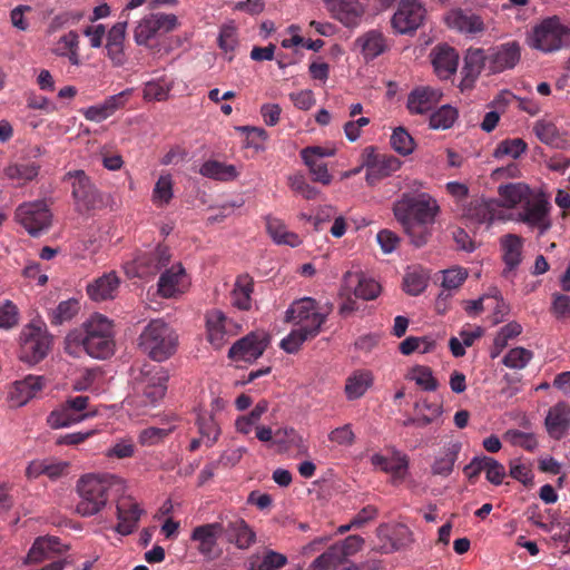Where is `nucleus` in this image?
<instances>
[{"mask_svg":"<svg viewBox=\"0 0 570 570\" xmlns=\"http://www.w3.org/2000/svg\"><path fill=\"white\" fill-rule=\"evenodd\" d=\"M80 311V304L76 298L62 301L48 314L51 325L59 326L71 321Z\"/></svg>","mask_w":570,"mask_h":570,"instance_id":"47","label":"nucleus"},{"mask_svg":"<svg viewBox=\"0 0 570 570\" xmlns=\"http://www.w3.org/2000/svg\"><path fill=\"white\" fill-rule=\"evenodd\" d=\"M65 351L72 356H78L85 351L94 358L106 360L115 352V341L114 337H82L81 330H73L66 336Z\"/></svg>","mask_w":570,"mask_h":570,"instance_id":"9","label":"nucleus"},{"mask_svg":"<svg viewBox=\"0 0 570 570\" xmlns=\"http://www.w3.org/2000/svg\"><path fill=\"white\" fill-rule=\"evenodd\" d=\"M502 259L505 267L502 272L504 278H511L513 272L522 262L523 238L515 234H508L501 238Z\"/></svg>","mask_w":570,"mask_h":570,"instance_id":"30","label":"nucleus"},{"mask_svg":"<svg viewBox=\"0 0 570 570\" xmlns=\"http://www.w3.org/2000/svg\"><path fill=\"white\" fill-rule=\"evenodd\" d=\"M365 59H374L382 55L386 48V41L382 32L371 30L357 39Z\"/></svg>","mask_w":570,"mask_h":570,"instance_id":"44","label":"nucleus"},{"mask_svg":"<svg viewBox=\"0 0 570 570\" xmlns=\"http://www.w3.org/2000/svg\"><path fill=\"white\" fill-rule=\"evenodd\" d=\"M288 186L292 190L299 193L305 199H315L318 195V190L309 185L304 176L294 175L288 178Z\"/></svg>","mask_w":570,"mask_h":570,"instance_id":"61","label":"nucleus"},{"mask_svg":"<svg viewBox=\"0 0 570 570\" xmlns=\"http://www.w3.org/2000/svg\"><path fill=\"white\" fill-rule=\"evenodd\" d=\"M444 20L449 28L469 36L480 35L485 30L483 18L470 9H452Z\"/></svg>","mask_w":570,"mask_h":570,"instance_id":"22","label":"nucleus"},{"mask_svg":"<svg viewBox=\"0 0 570 570\" xmlns=\"http://www.w3.org/2000/svg\"><path fill=\"white\" fill-rule=\"evenodd\" d=\"M68 176L72 179L71 195L78 213L99 210L108 205L109 196L102 194L82 170L69 173Z\"/></svg>","mask_w":570,"mask_h":570,"instance_id":"6","label":"nucleus"},{"mask_svg":"<svg viewBox=\"0 0 570 570\" xmlns=\"http://www.w3.org/2000/svg\"><path fill=\"white\" fill-rule=\"evenodd\" d=\"M177 345L176 332L160 318L151 320L138 338L140 351L155 362L168 360L176 352Z\"/></svg>","mask_w":570,"mask_h":570,"instance_id":"3","label":"nucleus"},{"mask_svg":"<svg viewBox=\"0 0 570 570\" xmlns=\"http://www.w3.org/2000/svg\"><path fill=\"white\" fill-rule=\"evenodd\" d=\"M331 16L347 28L360 24L364 8L357 0H323Z\"/></svg>","mask_w":570,"mask_h":570,"instance_id":"25","label":"nucleus"},{"mask_svg":"<svg viewBox=\"0 0 570 570\" xmlns=\"http://www.w3.org/2000/svg\"><path fill=\"white\" fill-rule=\"evenodd\" d=\"M570 42V30L558 17L543 19L532 30L530 46L543 52L561 49Z\"/></svg>","mask_w":570,"mask_h":570,"instance_id":"7","label":"nucleus"},{"mask_svg":"<svg viewBox=\"0 0 570 570\" xmlns=\"http://www.w3.org/2000/svg\"><path fill=\"white\" fill-rule=\"evenodd\" d=\"M14 218L31 236H38L50 227L52 215L46 200H33L20 204Z\"/></svg>","mask_w":570,"mask_h":570,"instance_id":"10","label":"nucleus"},{"mask_svg":"<svg viewBox=\"0 0 570 570\" xmlns=\"http://www.w3.org/2000/svg\"><path fill=\"white\" fill-rule=\"evenodd\" d=\"M533 354L531 351L523 347H514L508 352L502 362L510 368H523L528 365Z\"/></svg>","mask_w":570,"mask_h":570,"instance_id":"59","label":"nucleus"},{"mask_svg":"<svg viewBox=\"0 0 570 570\" xmlns=\"http://www.w3.org/2000/svg\"><path fill=\"white\" fill-rule=\"evenodd\" d=\"M206 326L209 342L220 346L226 335L237 333L238 326L219 309L209 311L206 314Z\"/></svg>","mask_w":570,"mask_h":570,"instance_id":"26","label":"nucleus"},{"mask_svg":"<svg viewBox=\"0 0 570 570\" xmlns=\"http://www.w3.org/2000/svg\"><path fill=\"white\" fill-rule=\"evenodd\" d=\"M173 198V179L169 174L161 175L155 184L153 190V203L157 207H163Z\"/></svg>","mask_w":570,"mask_h":570,"instance_id":"55","label":"nucleus"},{"mask_svg":"<svg viewBox=\"0 0 570 570\" xmlns=\"http://www.w3.org/2000/svg\"><path fill=\"white\" fill-rule=\"evenodd\" d=\"M426 10L417 0H401L392 17V27L399 33H411L423 22Z\"/></svg>","mask_w":570,"mask_h":570,"instance_id":"15","label":"nucleus"},{"mask_svg":"<svg viewBox=\"0 0 570 570\" xmlns=\"http://www.w3.org/2000/svg\"><path fill=\"white\" fill-rule=\"evenodd\" d=\"M219 535H222V525L219 522H214L194 528L190 539L198 543L197 550L200 554L212 557Z\"/></svg>","mask_w":570,"mask_h":570,"instance_id":"33","label":"nucleus"},{"mask_svg":"<svg viewBox=\"0 0 570 570\" xmlns=\"http://www.w3.org/2000/svg\"><path fill=\"white\" fill-rule=\"evenodd\" d=\"M196 424L202 439H205L206 446H213L220 434V430L214 417L208 414H199Z\"/></svg>","mask_w":570,"mask_h":570,"instance_id":"54","label":"nucleus"},{"mask_svg":"<svg viewBox=\"0 0 570 570\" xmlns=\"http://www.w3.org/2000/svg\"><path fill=\"white\" fill-rule=\"evenodd\" d=\"M498 193L502 198V209L513 208L518 204L525 203L530 197V188L528 185L522 183L501 185L498 188Z\"/></svg>","mask_w":570,"mask_h":570,"instance_id":"40","label":"nucleus"},{"mask_svg":"<svg viewBox=\"0 0 570 570\" xmlns=\"http://www.w3.org/2000/svg\"><path fill=\"white\" fill-rule=\"evenodd\" d=\"M440 212L438 202L428 193H403L393 204L395 219L402 225L416 247L431 237V225Z\"/></svg>","mask_w":570,"mask_h":570,"instance_id":"1","label":"nucleus"},{"mask_svg":"<svg viewBox=\"0 0 570 570\" xmlns=\"http://www.w3.org/2000/svg\"><path fill=\"white\" fill-rule=\"evenodd\" d=\"M82 337H114L112 323L101 314L92 315L87 322L83 323L81 330Z\"/></svg>","mask_w":570,"mask_h":570,"instance_id":"46","label":"nucleus"},{"mask_svg":"<svg viewBox=\"0 0 570 570\" xmlns=\"http://www.w3.org/2000/svg\"><path fill=\"white\" fill-rule=\"evenodd\" d=\"M253 291V278L247 274L239 275L236 278L234 289L232 291V304L242 311L250 309Z\"/></svg>","mask_w":570,"mask_h":570,"instance_id":"38","label":"nucleus"},{"mask_svg":"<svg viewBox=\"0 0 570 570\" xmlns=\"http://www.w3.org/2000/svg\"><path fill=\"white\" fill-rule=\"evenodd\" d=\"M371 463L382 471L390 473L393 483L403 482L409 469V458L400 452H395L391 458L374 454L371 458Z\"/></svg>","mask_w":570,"mask_h":570,"instance_id":"32","label":"nucleus"},{"mask_svg":"<svg viewBox=\"0 0 570 570\" xmlns=\"http://www.w3.org/2000/svg\"><path fill=\"white\" fill-rule=\"evenodd\" d=\"M72 49H79V36L73 30L59 38L52 52L58 57H65Z\"/></svg>","mask_w":570,"mask_h":570,"instance_id":"63","label":"nucleus"},{"mask_svg":"<svg viewBox=\"0 0 570 570\" xmlns=\"http://www.w3.org/2000/svg\"><path fill=\"white\" fill-rule=\"evenodd\" d=\"M409 379L414 381L424 391L433 392L439 386V382L433 376V372L429 366H424V365L414 366L410 372Z\"/></svg>","mask_w":570,"mask_h":570,"instance_id":"56","label":"nucleus"},{"mask_svg":"<svg viewBox=\"0 0 570 570\" xmlns=\"http://www.w3.org/2000/svg\"><path fill=\"white\" fill-rule=\"evenodd\" d=\"M199 174L204 177L219 181H230L238 176L237 169L234 165H228L218 160L205 161L199 168Z\"/></svg>","mask_w":570,"mask_h":570,"instance_id":"41","label":"nucleus"},{"mask_svg":"<svg viewBox=\"0 0 570 570\" xmlns=\"http://www.w3.org/2000/svg\"><path fill=\"white\" fill-rule=\"evenodd\" d=\"M52 335L43 323H30L22 332L21 360L37 364L49 353Z\"/></svg>","mask_w":570,"mask_h":570,"instance_id":"8","label":"nucleus"},{"mask_svg":"<svg viewBox=\"0 0 570 570\" xmlns=\"http://www.w3.org/2000/svg\"><path fill=\"white\" fill-rule=\"evenodd\" d=\"M391 146L400 155L407 156L413 153L415 142L405 128L397 127L391 136Z\"/></svg>","mask_w":570,"mask_h":570,"instance_id":"57","label":"nucleus"},{"mask_svg":"<svg viewBox=\"0 0 570 570\" xmlns=\"http://www.w3.org/2000/svg\"><path fill=\"white\" fill-rule=\"evenodd\" d=\"M66 549V546L57 537H39L35 540L28 552L27 562L40 563L47 559L55 558L56 554H61Z\"/></svg>","mask_w":570,"mask_h":570,"instance_id":"31","label":"nucleus"},{"mask_svg":"<svg viewBox=\"0 0 570 570\" xmlns=\"http://www.w3.org/2000/svg\"><path fill=\"white\" fill-rule=\"evenodd\" d=\"M458 110L450 106L443 105L438 110L431 114L429 119V126L434 130H445L453 126L458 119Z\"/></svg>","mask_w":570,"mask_h":570,"instance_id":"49","label":"nucleus"},{"mask_svg":"<svg viewBox=\"0 0 570 570\" xmlns=\"http://www.w3.org/2000/svg\"><path fill=\"white\" fill-rule=\"evenodd\" d=\"M170 258L169 248L165 245H158L154 250L137 256L134 261V276L139 278L151 277L166 267Z\"/></svg>","mask_w":570,"mask_h":570,"instance_id":"20","label":"nucleus"},{"mask_svg":"<svg viewBox=\"0 0 570 570\" xmlns=\"http://www.w3.org/2000/svg\"><path fill=\"white\" fill-rule=\"evenodd\" d=\"M176 425L167 423L165 426H149L140 431L138 441L142 446H151L163 442L169 434L174 432Z\"/></svg>","mask_w":570,"mask_h":570,"instance_id":"52","label":"nucleus"},{"mask_svg":"<svg viewBox=\"0 0 570 570\" xmlns=\"http://www.w3.org/2000/svg\"><path fill=\"white\" fill-rule=\"evenodd\" d=\"M489 70V50L482 48H469L464 56L462 67L461 89H470L483 70Z\"/></svg>","mask_w":570,"mask_h":570,"instance_id":"24","label":"nucleus"},{"mask_svg":"<svg viewBox=\"0 0 570 570\" xmlns=\"http://www.w3.org/2000/svg\"><path fill=\"white\" fill-rule=\"evenodd\" d=\"M46 384L43 376L28 375L13 384L12 399L18 405H24L40 392Z\"/></svg>","mask_w":570,"mask_h":570,"instance_id":"36","label":"nucleus"},{"mask_svg":"<svg viewBox=\"0 0 570 570\" xmlns=\"http://www.w3.org/2000/svg\"><path fill=\"white\" fill-rule=\"evenodd\" d=\"M326 318L327 313L320 312L316 301L311 297L294 302L286 311L285 316L286 322H292L299 328L318 333Z\"/></svg>","mask_w":570,"mask_h":570,"instance_id":"12","label":"nucleus"},{"mask_svg":"<svg viewBox=\"0 0 570 570\" xmlns=\"http://www.w3.org/2000/svg\"><path fill=\"white\" fill-rule=\"evenodd\" d=\"M373 384V375L370 371H355L345 383V394L348 400L360 399Z\"/></svg>","mask_w":570,"mask_h":570,"instance_id":"42","label":"nucleus"},{"mask_svg":"<svg viewBox=\"0 0 570 570\" xmlns=\"http://www.w3.org/2000/svg\"><path fill=\"white\" fill-rule=\"evenodd\" d=\"M268 343L265 333L252 332L233 344L228 356L234 361L253 362L263 355Z\"/></svg>","mask_w":570,"mask_h":570,"instance_id":"18","label":"nucleus"},{"mask_svg":"<svg viewBox=\"0 0 570 570\" xmlns=\"http://www.w3.org/2000/svg\"><path fill=\"white\" fill-rule=\"evenodd\" d=\"M533 131L537 138L546 145L559 147L562 142L559 129L550 120H538L533 126Z\"/></svg>","mask_w":570,"mask_h":570,"instance_id":"50","label":"nucleus"},{"mask_svg":"<svg viewBox=\"0 0 570 570\" xmlns=\"http://www.w3.org/2000/svg\"><path fill=\"white\" fill-rule=\"evenodd\" d=\"M178 26V19L173 13H153L140 20L135 29L134 38L139 46H149L157 36L170 32Z\"/></svg>","mask_w":570,"mask_h":570,"instance_id":"14","label":"nucleus"},{"mask_svg":"<svg viewBox=\"0 0 570 570\" xmlns=\"http://www.w3.org/2000/svg\"><path fill=\"white\" fill-rule=\"evenodd\" d=\"M363 166L366 168V181L374 186L381 179L391 176L401 168V160L386 154H379L374 146H367L362 153Z\"/></svg>","mask_w":570,"mask_h":570,"instance_id":"11","label":"nucleus"},{"mask_svg":"<svg viewBox=\"0 0 570 570\" xmlns=\"http://www.w3.org/2000/svg\"><path fill=\"white\" fill-rule=\"evenodd\" d=\"M570 424V406L560 402L552 406L546 417V425L551 435L561 436Z\"/></svg>","mask_w":570,"mask_h":570,"instance_id":"37","label":"nucleus"},{"mask_svg":"<svg viewBox=\"0 0 570 570\" xmlns=\"http://www.w3.org/2000/svg\"><path fill=\"white\" fill-rule=\"evenodd\" d=\"M145 510L130 495H121L117 499L116 517L117 524L115 531L120 535H129L134 533Z\"/></svg>","mask_w":570,"mask_h":570,"instance_id":"17","label":"nucleus"},{"mask_svg":"<svg viewBox=\"0 0 570 570\" xmlns=\"http://www.w3.org/2000/svg\"><path fill=\"white\" fill-rule=\"evenodd\" d=\"M266 229L268 235L278 245L297 247L302 243L299 236L296 233L287 230L286 225L278 218L267 216Z\"/></svg>","mask_w":570,"mask_h":570,"instance_id":"39","label":"nucleus"},{"mask_svg":"<svg viewBox=\"0 0 570 570\" xmlns=\"http://www.w3.org/2000/svg\"><path fill=\"white\" fill-rule=\"evenodd\" d=\"M440 97L438 90L430 87H419L409 94L406 107L410 114L424 115L434 108Z\"/></svg>","mask_w":570,"mask_h":570,"instance_id":"34","label":"nucleus"},{"mask_svg":"<svg viewBox=\"0 0 570 570\" xmlns=\"http://www.w3.org/2000/svg\"><path fill=\"white\" fill-rule=\"evenodd\" d=\"M287 563V557L274 550H267L262 557L253 556L249 559L248 570H279Z\"/></svg>","mask_w":570,"mask_h":570,"instance_id":"45","label":"nucleus"},{"mask_svg":"<svg viewBox=\"0 0 570 570\" xmlns=\"http://www.w3.org/2000/svg\"><path fill=\"white\" fill-rule=\"evenodd\" d=\"M267 410L268 402L266 400H261L247 415L239 416L236 420V431L245 435L249 434L253 428H256L261 417L267 412Z\"/></svg>","mask_w":570,"mask_h":570,"instance_id":"48","label":"nucleus"},{"mask_svg":"<svg viewBox=\"0 0 570 570\" xmlns=\"http://www.w3.org/2000/svg\"><path fill=\"white\" fill-rule=\"evenodd\" d=\"M97 413L96 409H90L89 396H69L49 413L46 421L49 428L58 430L91 419L96 416Z\"/></svg>","mask_w":570,"mask_h":570,"instance_id":"4","label":"nucleus"},{"mask_svg":"<svg viewBox=\"0 0 570 570\" xmlns=\"http://www.w3.org/2000/svg\"><path fill=\"white\" fill-rule=\"evenodd\" d=\"M460 450L461 444L459 443H454L449 446L442 456L435 459L434 463L432 464V473L442 476L450 475L453 471V466Z\"/></svg>","mask_w":570,"mask_h":570,"instance_id":"51","label":"nucleus"},{"mask_svg":"<svg viewBox=\"0 0 570 570\" xmlns=\"http://www.w3.org/2000/svg\"><path fill=\"white\" fill-rule=\"evenodd\" d=\"M340 562L337 551L333 548L318 556L309 566L308 570H328Z\"/></svg>","mask_w":570,"mask_h":570,"instance_id":"64","label":"nucleus"},{"mask_svg":"<svg viewBox=\"0 0 570 570\" xmlns=\"http://www.w3.org/2000/svg\"><path fill=\"white\" fill-rule=\"evenodd\" d=\"M527 149V144L521 138L504 139L500 141L493 151L497 159L509 156L518 158Z\"/></svg>","mask_w":570,"mask_h":570,"instance_id":"58","label":"nucleus"},{"mask_svg":"<svg viewBox=\"0 0 570 570\" xmlns=\"http://www.w3.org/2000/svg\"><path fill=\"white\" fill-rule=\"evenodd\" d=\"M550 209L551 206L544 198L528 199L519 213V220L533 229H538L541 236L551 227Z\"/></svg>","mask_w":570,"mask_h":570,"instance_id":"19","label":"nucleus"},{"mask_svg":"<svg viewBox=\"0 0 570 570\" xmlns=\"http://www.w3.org/2000/svg\"><path fill=\"white\" fill-rule=\"evenodd\" d=\"M521 48L517 41H509L489 49V73L512 69L520 61Z\"/></svg>","mask_w":570,"mask_h":570,"instance_id":"21","label":"nucleus"},{"mask_svg":"<svg viewBox=\"0 0 570 570\" xmlns=\"http://www.w3.org/2000/svg\"><path fill=\"white\" fill-rule=\"evenodd\" d=\"M376 539L374 550L389 554L409 547L413 542V533L402 523H382L376 528Z\"/></svg>","mask_w":570,"mask_h":570,"instance_id":"13","label":"nucleus"},{"mask_svg":"<svg viewBox=\"0 0 570 570\" xmlns=\"http://www.w3.org/2000/svg\"><path fill=\"white\" fill-rule=\"evenodd\" d=\"M464 216L475 224H491L505 218L502 204L498 199H474L464 210Z\"/></svg>","mask_w":570,"mask_h":570,"instance_id":"23","label":"nucleus"},{"mask_svg":"<svg viewBox=\"0 0 570 570\" xmlns=\"http://www.w3.org/2000/svg\"><path fill=\"white\" fill-rule=\"evenodd\" d=\"M425 287L426 278L421 273L410 272L403 278V289L412 296L421 294Z\"/></svg>","mask_w":570,"mask_h":570,"instance_id":"60","label":"nucleus"},{"mask_svg":"<svg viewBox=\"0 0 570 570\" xmlns=\"http://www.w3.org/2000/svg\"><path fill=\"white\" fill-rule=\"evenodd\" d=\"M119 278L116 273L110 272L88 284L87 294L96 302L111 299L119 287Z\"/></svg>","mask_w":570,"mask_h":570,"instance_id":"35","label":"nucleus"},{"mask_svg":"<svg viewBox=\"0 0 570 570\" xmlns=\"http://www.w3.org/2000/svg\"><path fill=\"white\" fill-rule=\"evenodd\" d=\"M222 534L228 543L236 546L240 550H246L256 541V533L249 524L238 515H226L220 518Z\"/></svg>","mask_w":570,"mask_h":570,"instance_id":"16","label":"nucleus"},{"mask_svg":"<svg viewBox=\"0 0 570 570\" xmlns=\"http://www.w3.org/2000/svg\"><path fill=\"white\" fill-rule=\"evenodd\" d=\"M317 334L318 332L297 327L284 337L279 345L286 353L294 354L299 351L304 342L315 337Z\"/></svg>","mask_w":570,"mask_h":570,"instance_id":"53","label":"nucleus"},{"mask_svg":"<svg viewBox=\"0 0 570 570\" xmlns=\"http://www.w3.org/2000/svg\"><path fill=\"white\" fill-rule=\"evenodd\" d=\"M124 488V481L112 474H87L77 482L79 502L76 511L81 517H92L99 513L107 504L114 490Z\"/></svg>","mask_w":570,"mask_h":570,"instance_id":"2","label":"nucleus"},{"mask_svg":"<svg viewBox=\"0 0 570 570\" xmlns=\"http://www.w3.org/2000/svg\"><path fill=\"white\" fill-rule=\"evenodd\" d=\"M186 286V272L183 265L178 263L161 273L158 281V293L164 298H171L181 294Z\"/></svg>","mask_w":570,"mask_h":570,"instance_id":"28","label":"nucleus"},{"mask_svg":"<svg viewBox=\"0 0 570 570\" xmlns=\"http://www.w3.org/2000/svg\"><path fill=\"white\" fill-rule=\"evenodd\" d=\"M431 57L434 71L440 79H449L456 72L459 53L454 48L439 45L433 48Z\"/></svg>","mask_w":570,"mask_h":570,"instance_id":"29","label":"nucleus"},{"mask_svg":"<svg viewBox=\"0 0 570 570\" xmlns=\"http://www.w3.org/2000/svg\"><path fill=\"white\" fill-rule=\"evenodd\" d=\"M485 464L483 465L487 480L494 485H500L505 476L504 466L498 462L495 459L487 456L484 460Z\"/></svg>","mask_w":570,"mask_h":570,"instance_id":"62","label":"nucleus"},{"mask_svg":"<svg viewBox=\"0 0 570 570\" xmlns=\"http://www.w3.org/2000/svg\"><path fill=\"white\" fill-rule=\"evenodd\" d=\"M134 380L140 392L141 402L145 405H155L166 394L169 373L160 365L145 363L134 374Z\"/></svg>","mask_w":570,"mask_h":570,"instance_id":"5","label":"nucleus"},{"mask_svg":"<svg viewBox=\"0 0 570 570\" xmlns=\"http://www.w3.org/2000/svg\"><path fill=\"white\" fill-rule=\"evenodd\" d=\"M343 284L345 289L353 291L357 298L364 301L375 299L381 292V285L375 279L358 272H346Z\"/></svg>","mask_w":570,"mask_h":570,"instance_id":"27","label":"nucleus"},{"mask_svg":"<svg viewBox=\"0 0 570 570\" xmlns=\"http://www.w3.org/2000/svg\"><path fill=\"white\" fill-rule=\"evenodd\" d=\"M40 166L36 161L10 164L4 168V175L11 180H18L19 186L33 180L39 175Z\"/></svg>","mask_w":570,"mask_h":570,"instance_id":"43","label":"nucleus"}]
</instances>
